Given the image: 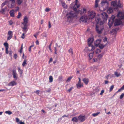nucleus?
<instances>
[{
    "instance_id": "53",
    "label": "nucleus",
    "mask_w": 124,
    "mask_h": 124,
    "mask_svg": "<svg viewBox=\"0 0 124 124\" xmlns=\"http://www.w3.org/2000/svg\"><path fill=\"white\" fill-rule=\"evenodd\" d=\"M123 89L122 88V87L120 88V89H119L116 92V93H118L119 92H120L121 90H123Z\"/></svg>"
},
{
    "instance_id": "4",
    "label": "nucleus",
    "mask_w": 124,
    "mask_h": 124,
    "mask_svg": "<svg viewBox=\"0 0 124 124\" xmlns=\"http://www.w3.org/2000/svg\"><path fill=\"white\" fill-rule=\"evenodd\" d=\"M72 5L71 8L74 10V11H77V8H78L80 6V5L78 3L77 0H76L75 2L73 3Z\"/></svg>"
},
{
    "instance_id": "32",
    "label": "nucleus",
    "mask_w": 124,
    "mask_h": 124,
    "mask_svg": "<svg viewBox=\"0 0 124 124\" xmlns=\"http://www.w3.org/2000/svg\"><path fill=\"white\" fill-rule=\"evenodd\" d=\"M114 73L115 75L117 77L120 76L121 75V74L120 73H119L116 72H115Z\"/></svg>"
},
{
    "instance_id": "48",
    "label": "nucleus",
    "mask_w": 124,
    "mask_h": 124,
    "mask_svg": "<svg viewBox=\"0 0 124 124\" xmlns=\"http://www.w3.org/2000/svg\"><path fill=\"white\" fill-rule=\"evenodd\" d=\"M104 92V90H102L101 92L100 93V95H102L103 93Z\"/></svg>"
},
{
    "instance_id": "54",
    "label": "nucleus",
    "mask_w": 124,
    "mask_h": 124,
    "mask_svg": "<svg viewBox=\"0 0 124 124\" xmlns=\"http://www.w3.org/2000/svg\"><path fill=\"white\" fill-rule=\"evenodd\" d=\"M73 88V87H71L67 91L69 92H70V91L72 90V89Z\"/></svg>"
},
{
    "instance_id": "24",
    "label": "nucleus",
    "mask_w": 124,
    "mask_h": 124,
    "mask_svg": "<svg viewBox=\"0 0 124 124\" xmlns=\"http://www.w3.org/2000/svg\"><path fill=\"white\" fill-rule=\"evenodd\" d=\"M68 52L69 54H70L71 56L73 57V52L72 49L71 48H70L68 50Z\"/></svg>"
},
{
    "instance_id": "6",
    "label": "nucleus",
    "mask_w": 124,
    "mask_h": 124,
    "mask_svg": "<svg viewBox=\"0 0 124 124\" xmlns=\"http://www.w3.org/2000/svg\"><path fill=\"white\" fill-rule=\"evenodd\" d=\"M103 29L104 28L103 25L98 24L96 25V30L97 32L99 34H100L102 32Z\"/></svg>"
},
{
    "instance_id": "21",
    "label": "nucleus",
    "mask_w": 124,
    "mask_h": 124,
    "mask_svg": "<svg viewBox=\"0 0 124 124\" xmlns=\"http://www.w3.org/2000/svg\"><path fill=\"white\" fill-rule=\"evenodd\" d=\"M107 11L108 13H111L113 12V10L110 7H109L108 8Z\"/></svg>"
},
{
    "instance_id": "10",
    "label": "nucleus",
    "mask_w": 124,
    "mask_h": 124,
    "mask_svg": "<svg viewBox=\"0 0 124 124\" xmlns=\"http://www.w3.org/2000/svg\"><path fill=\"white\" fill-rule=\"evenodd\" d=\"M115 17V16L114 15H113L111 17V19L112 20L111 21H110V20H109V22L108 23V24L110 27H111V26L112 24Z\"/></svg>"
},
{
    "instance_id": "40",
    "label": "nucleus",
    "mask_w": 124,
    "mask_h": 124,
    "mask_svg": "<svg viewBox=\"0 0 124 124\" xmlns=\"http://www.w3.org/2000/svg\"><path fill=\"white\" fill-rule=\"evenodd\" d=\"M124 96V92L120 96V99H122L123 97Z\"/></svg>"
},
{
    "instance_id": "14",
    "label": "nucleus",
    "mask_w": 124,
    "mask_h": 124,
    "mask_svg": "<svg viewBox=\"0 0 124 124\" xmlns=\"http://www.w3.org/2000/svg\"><path fill=\"white\" fill-rule=\"evenodd\" d=\"M101 16L104 20H106L108 17V16L106 13L105 12H103L101 13Z\"/></svg>"
},
{
    "instance_id": "61",
    "label": "nucleus",
    "mask_w": 124,
    "mask_h": 124,
    "mask_svg": "<svg viewBox=\"0 0 124 124\" xmlns=\"http://www.w3.org/2000/svg\"><path fill=\"white\" fill-rule=\"evenodd\" d=\"M51 44H52V43H51L50 44L49 46V49L50 51H51Z\"/></svg>"
},
{
    "instance_id": "33",
    "label": "nucleus",
    "mask_w": 124,
    "mask_h": 124,
    "mask_svg": "<svg viewBox=\"0 0 124 124\" xmlns=\"http://www.w3.org/2000/svg\"><path fill=\"white\" fill-rule=\"evenodd\" d=\"M12 34H13V32L11 31H8V35H9V36H12V35H13Z\"/></svg>"
},
{
    "instance_id": "8",
    "label": "nucleus",
    "mask_w": 124,
    "mask_h": 124,
    "mask_svg": "<svg viewBox=\"0 0 124 124\" xmlns=\"http://www.w3.org/2000/svg\"><path fill=\"white\" fill-rule=\"evenodd\" d=\"M96 15V13L94 11H89L88 14L89 18L91 19L94 18Z\"/></svg>"
},
{
    "instance_id": "60",
    "label": "nucleus",
    "mask_w": 124,
    "mask_h": 124,
    "mask_svg": "<svg viewBox=\"0 0 124 124\" xmlns=\"http://www.w3.org/2000/svg\"><path fill=\"white\" fill-rule=\"evenodd\" d=\"M48 27L49 28H50L51 27V23L50 21L48 23Z\"/></svg>"
},
{
    "instance_id": "22",
    "label": "nucleus",
    "mask_w": 124,
    "mask_h": 124,
    "mask_svg": "<svg viewBox=\"0 0 124 124\" xmlns=\"http://www.w3.org/2000/svg\"><path fill=\"white\" fill-rule=\"evenodd\" d=\"M76 85L77 87L78 88H79L81 87H83V85L81 83H78L76 84Z\"/></svg>"
},
{
    "instance_id": "11",
    "label": "nucleus",
    "mask_w": 124,
    "mask_h": 124,
    "mask_svg": "<svg viewBox=\"0 0 124 124\" xmlns=\"http://www.w3.org/2000/svg\"><path fill=\"white\" fill-rule=\"evenodd\" d=\"M78 120L80 122H83L85 120V116L80 115L78 116Z\"/></svg>"
},
{
    "instance_id": "43",
    "label": "nucleus",
    "mask_w": 124,
    "mask_h": 124,
    "mask_svg": "<svg viewBox=\"0 0 124 124\" xmlns=\"http://www.w3.org/2000/svg\"><path fill=\"white\" fill-rule=\"evenodd\" d=\"M21 16V13L20 12H19L18 13V15L17 16V18H19Z\"/></svg>"
},
{
    "instance_id": "3",
    "label": "nucleus",
    "mask_w": 124,
    "mask_h": 124,
    "mask_svg": "<svg viewBox=\"0 0 124 124\" xmlns=\"http://www.w3.org/2000/svg\"><path fill=\"white\" fill-rule=\"evenodd\" d=\"M120 0H115L111 2V4L112 7L114 9H117L118 7H122V5L119 3Z\"/></svg>"
},
{
    "instance_id": "52",
    "label": "nucleus",
    "mask_w": 124,
    "mask_h": 124,
    "mask_svg": "<svg viewBox=\"0 0 124 124\" xmlns=\"http://www.w3.org/2000/svg\"><path fill=\"white\" fill-rule=\"evenodd\" d=\"M17 56V55L16 54H14L13 56V57L15 59H16Z\"/></svg>"
},
{
    "instance_id": "12",
    "label": "nucleus",
    "mask_w": 124,
    "mask_h": 124,
    "mask_svg": "<svg viewBox=\"0 0 124 124\" xmlns=\"http://www.w3.org/2000/svg\"><path fill=\"white\" fill-rule=\"evenodd\" d=\"M88 17L87 15H85L82 16L80 18V21L85 22H86Z\"/></svg>"
},
{
    "instance_id": "64",
    "label": "nucleus",
    "mask_w": 124,
    "mask_h": 124,
    "mask_svg": "<svg viewBox=\"0 0 124 124\" xmlns=\"http://www.w3.org/2000/svg\"><path fill=\"white\" fill-rule=\"evenodd\" d=\"M19 123L20 124H25V123L24 122H22V121H20L19 122Z\"/></svg>"
},
{
    "instance_id": "1",
    "label": "nucleus",
    "mask_w": 124,
    "mask_h": 124,
    "mask_svg": "<svg viewBox=\"0 0 124 124\" xmlns=\"http://www.w3.org/2000/svg\"><path fill=\"white\" fill-rule=\"evenodd\" d=\"M86 10L84 9H82L81 11L80 10L78 12L75 11H71L66 14L67 20L69 22H71L74 18H77L78 17V13H79L80 14L85 13Z\"/></svg>"
},
{
    "instance_id": "19",
    "label": "nucleus",
    "mask_w": 124,
    "mask_h": 124,
    "mask_svg": "<svg viewBox=\"0 0 124 124\" xmlns=\"http://www.w3.org/2000/svg\"><path fill=\"white\" fill-rule=\"evenodd\" d=\"M71 121L73 122L76 123L78 122L79 121L78 118H77L76 117H75L72 118Z\"/></svg>"
},
{
    "instance_id": "62",
    "label": "nucleus",
    "mask_w": 124,
    "mask_h": 124,
    "mask_svg": "<svg viewBox=\"0 0 124 124\" xmlns=\"http://www.w3.org/2000/svg\"><path fill=\"white\" fill-rule=\"evenodd\" d=\"M68 115H64L62 116V118H64V117H68Z\"/></svg>"
},
{
    "instance_id": "30",
    "label": "nucleus",
    "mask_w": 124,
    "mask_h": 124,
    "mask_svg": "<svg viewBox=\"0 0 124 124\" xmlns=\"http://www.w3.org/2000/svg\"><path fill=\"white\" fill-rule=\"evenodd\" d=\"M61 4L62 5V7L64 8H66V5L65 3L63 1L61 2Z\"/></svg>"
},
{
    "instance_id": "25",
    "label": "nucleus",
    "mask_w": 124,
    "mask_h": 124,
    "mask_svg": "<svg viewBox=\"0 0 124 124\" xmlns=\"http://www.w3.org/2000/svg\"><path fill=\"white\" fill-rule=\"evenodd\" d=\"M103 54H104L103 53H101L99 54L97 56L98 59L99 60L101 59L103 55Z\"/></svg>"
},
{
    "instance_id": "46",
    "label": "nucleus",
    "mask_w": 124,
    "mask_h": 124,
    "mask_svg": "<svg viewBox=\"0 0 124 124\" xmlns=\"http://www.w3.org/2000/svg\"><path fill=\"white\" fill-rule=\"evenodd\" d=\"M9 22V25H12L13 23L12 21L10 20L8 21Z\"/></svg>"
},
{
    "instance_id": "28",
    "label": "nucleus",
    "mask_w": 124,
    "mask_h": 124,
    "mask_svg": "<svg viewBox=\"0 0 124 124\" xmlns=\"http://www.w3.org/2000/svg\"><path fill=\"white\" fill-rule=\"evenodd\" d=\"M100 114V112H97L96 113H93L92 114V115L93 116L95 117L97 116L98 114Z\"/></svg>"
},
{
    "instance_id": "18",
    "label": "nucleus",
    "mask_w": 124,
    "mask_h": 124,
    "mask_svg": "<svg viewBox=\"0 0 124 124\" xmlns=\"http://www.w3.org/2000/svg\"><path fill=\"white\" fill-rule=\"evenodd\" d=\"M15 0H10L9 2L11 3V6L10 7L12 8H14L15 5Z\"/></svg>"
},
{
    "instance_id": "15",
    "label": "nucleus",
    "mask_w": 124,
    "mask_h": 124,
    "mask_svg": "<svg viewBox=\"0 0 124 124\" xmlns=\"http://www.w3.org/2000/svg\"><path fill=\"white\" fill-rule=\"evenodd\" d=\"M121 19H116V20L115 22V25H118L122 23V22L121 21Z\"/></svg>"
},
{
    "instance_id": "59",
    "label": "nucleus",
    "mask_w": 124,
    "mask_h": 124,
    "mask_svg": "<svg viewBox=\"0 0 124 124\" xmlns=\"http://www.w3.org/2000/svg\"><path fill=\"white\" fill-rule=\"evenodd\" d=\"M6 4V1L2 3L1 5V6L2 7Z\"/></svg>"
},
{
    "instance_id": "44",
    "label": "nucleus",
    "mask_w": 124,
    "mask_h": 124,
    "mask_svg": "<svg viewBox=\"0 0 124 124\" xmlns=\"http://www.w3.org/2000/svg\"><path fill=\"white\" fill-rule=\"evenodd\" d=\"M72 76H70V77H69L67 79L66 81L67 82V81H70L71 80V79H72Z\"/></svg>"
},
{
    "instance_id": "57",
    "label": "nucleus",
    "mask_w": 124,
    "mask_h": 124,
    "mask_svg": "<svg viewBox=\"0 0 124 124\" xmlns=\"http://www.w3.org/2000/svg\"><path fill=\"white\" fill-rule=\"evenodd\" d=\"M110 76V75L109 74L107 76H106L105 77L107 79H108L109 78V77Z\"/></svg>"
},
{
    "instance_id": "26",
    "label": "nucleus",
    "mask_w": 124,
    "mask_h": 124,
    "mask_svg": "<svg viewBox=\"0 0 124 124\" xmlns=\"http://www.w3.org/2000/svg\"><path fill=\"white\" fill-rule=\"evenodd\" d=\"M101 4L102 5L104 6L105 5H108V3L107 1L106 0L103 1L101 3Z\"/></svg>"
},
{
    "instance_id": "41",
    "label": "nucleus",
    "mask_w": 124,
    "mask_h": 124,
    "mask_svg": "<svg viewBox=\"0 0 124 124\" xmlns=\"http://www.w3.org/2000/svg\"><path fill=\"white\" fill-rule=\"evenodd\" d=\"M98 61L97 59L96 58H93L92 59V61L93 62H97Z\"/></svg>"
},
{
    "instance_id": "38",
    "label": "nucleus",
    "mask_w": 124,
    "mask_h": 124,
    "mask_svg": "<svg viewBox=\"0 0 124 124\" xmlns=\"http://www.w3.org/2000/svg\"><path fill=\"white\" fill-rule=\"evenodd\" d=\"M114 88V85H112L110 87V89H109V92H111V91H112L113 90V88Z\"/></svg>"
},
{
    "instance_id": "39",
    "label": "nucleus",
    "mask_w": 124,
    "mask_h": 124,
    "mask_svg": "<svg viewBox=\"0 0 124 124\" xmlns=\"http://www.w3.org/2000/svg\"><path fill=\"white\" fill-rule=\"evenodd\" d=\"M62 78H63L62 76L61 75L59 77L58 79L59 80V81H62Z\"/></svg>"
},
{
    "instance_id": "27",
    "label": "nucleus",
    "mask_w": 124,
    "mask_h": 124,
    "mask_svg": "<svg viewBox=\"0 0 124 124\" xmlns=\"http://www.w3.org/2000/svg\"><path fill=\"white\" fill-rule=\"evenodd\" d=\"M99 1V0H96L95 2V6L96 8H97L98 7V3Z\"/></svg>"
},
{
    "instance_id": "49",
    "label": "nucleus",
    "mask_w": 124,
    "mask_h": 124,
    "mask_svg": "<svg viewBox=\"0 0 124 124\" xmlns=\"http://www.w3.org/2000/svg\"><path fill=\"white\" fill-rule=\"evenodd\" d=\"M8 53L9 54V55L11 57L12 55V52L11 51H8Z\"/></svg>"
},
{
    "instance_id": "7",
    "label": "nucleus",
    "mask_w": 124,
    "mask_h": 124,
    "mask_svg": "<svg viewBox=\"0 0 124 124\" xmlns=\"http://www.w3.org/2000/svg\"><path fill=\"white\" fill-rule=\"evenodd\" d=\"M101 40L100 39H98L96 40L94 42L95 45L96 46H99V47L101 49H102L104 46L101 44H100Z\"/></svg>"
},
{
    "instance_id": "50",
    "label": "nucleus",
    "mask_w": 124,
    "mask_h": 124,
    "mask_svg": "<svg viewBox=\"0 0 124 124\" xmlns=\"http://www.w3.org/2000/svg\"><path fill=\"white\" fill-rule=\"evenodd\" d=\"M4 45L6 47L8 46V45L7 43L5 42L4 43Z\"/></svg>"
},
{
    "instance_id": "45",
    "label": "nucleus",
    "mask_w": 124,
    "mask_h": 124,
    "mask_svg": "<svg viewBox=\"0 0 124 124\" xmlns=\"http://www.w3.org/2000/svg\"><path fill=\"white\" fill-rule=\"evenodd\" d=\"M50 10V9L49 8H46L45 10V11L46 12H48Z\"/></svg>"
},
{
    "instance_id": "31",
    "label": "nucleus",
    "mask_w": 124,
    "mask_h": 124,
    "mask_svg": "<svg viewBox=\"0 0 124 124\" xmlns=\"http://www.w3.org/2000/svg\"><path fill=\"white\" fill-rule=\"evenodd\" d=\"M49 82H52L53 81V78L52 76H50L49 77Z\"/></svg>"
},
{
    "instance_id": "56",
    "label": "nucleus",
    "mask_w": 124,
    "mask_h": 124,
    "mask_svg": "<svg viewBox=\"0 0 124 124\" xmlns=\"http://www.w3.org/2000/svg\"><path fill=\"white\" fill-rule=\"evenodd\" d=\"M18 72L20 74V75H21L23 73V71L22 70L19 71H18Z\"/></svg>"
},
{
    "instance_id": "58",
    "label": "nucleus",
    "mask_w": 124,
    "mask_h": 124,
    "mask_svg": "<svg viewBox=\"0 0 124 124\" xmlns=\"http://www.w3.org/2000/svg\"><path fill=\"white\" fill-rule=\"evenodd\" d=\"M16 121L18 123L19 121V119L18 118H16Z\"/></svg>"
},
{
    "instance_id": "2",
    "label": "nucleus",
    "mask_w": 124,
    "mask_h": 124,
    "mask_svg": "<svg viewBox=\"0 0 124 124\" xmlns=\"http://www.w3.org/2000/svg\"><path fill=\"white\" fill-rule=\"evenodd\" d=\"M28 22V19L26 16L24 17L23 19V22L21 23V27L23 29V31L24 33H26L27 30V24Z\"/></svg>"
},
{
    "instance_id": "20",
    "label": "nucleus",
    "mask_w": 124,
    "mask_h": 124,
    "mask_svg": "<svg viewBox=\"0 0 124 124\" xmlns=\"http://www.w3.org/2000/svg\"><path fill=\"white\" fill-rule=\"evenodd\" d=\"M83 81L85 84H87L89 82V79L86 78H84L82 79Z\"/></svg>"
},
{
    "instance_id": "55",
    "label": "nucleus",
    "mask_w": 124,
    "mask_h": 124,
    "mask_svg": "<svg viewBox=\"0 0 124 124\" xmlns=\"http://www.w3.org/2000/svg\"><path fill=\"white\" fill-rule=\"evenodd\" d=\"M40 91L39 90H37L36 91H34V92L36 93L37 94H38L39 93Z\"/></svg>"
},
{
    "instance_id": "13",
    "label": "nucleus",
    "mask_w": 124,
    "mask_h": 124,
    "mask_svg": "<svg viewBox=\"0 0 124 124\" xmlns=\"http://www.w3.org/2000/svg\"><path fill=\"white\" fill-rule=\"evenodd\" d=\"M12 75L13 78L15 79V80H16L17 79L18 75L16 70H13L12 71Z\"/></svg>"
},
{
    "instance_id": "51",
    "label": "nucleus",
    "mask_w": 124,
    "mask_h": 124,
    "mask_svg": "<svg viewBox=\"0 0 124 124\" xmlns=\"http://www.w3.org/2000/svg\"><path fill=\"white\" fill-rule=\"evenodd\" d=\"M12 37V36H9L7 38V39L8 40H9Z\"/></svg>"
},
{
    "instance_id": "17",
    "label": "nucleus",
    "mask_w": 124,
    "mask_h": 124,
    "mask_svg": "<svg viewBox=\"0 0 124 124\" xmlns=\"http://www.w3.org/2000/svg\"><path fill=\"white\" fill-rule=\"evenodd\" d=\"M98 21H97V25H103L102 24L104 23L103 21H101L100 18H98L97 19Z\"/></svg>"
},
{
    "instance_id": "23",
    "label": "nucleus",
    "mask_w": 124,
    "mask_h": 124,
    "mask_svg": "<svg viewBox=\"0 0 124 124\" xmlns=\"http://www.w3.org/2000/svg\"><path fill=\"white\" fill-rule=\"evenodd\" d=\"M15 12V11L14 9H12L10 11V16L13 17L14 16V13Z\"/></svg>"
},
{
    "instance_id": "9",
    "label": "nucleus",
    "mask_w": 124,
    "mask_h": 124,
    "mask_svg": "<svg viewBox=\"0 0 124 124\" xmlns=\"http://www.w3.org/2000/svg\"><path fill=\"white\" fill-rule=\"evenodd\" d=\"M117 17L119 19H122L124 18V13L122 12H119L117 15Z\"/></svg>"
},
{
    "instance_id": "36",
    "label": "nucleus",
    "mask_w": 124,
    "mask_h": 124,
    "mask_svg": "<svg viewBox=\"0 0 124 124\" xmlns=\"http://www.w3.org/2000/svg\"><path fill=\"white\" fill-rule=\"evenodd\" d=\"M5 8H3L0 11V12L2 14H5Z\"/></svg>"
},
{
    "instance_id": "29",
    "label": "nucleus",
    "mask_w": 124,
    "mask_h": 124,
    "mask_svg": "<svg viewBox=\"0 0 124 124\" xmlns=\"http://www.w3.org/2000/svg\"><path fill=\"white\" fill-rule=\"evenodd\" d=\"M94 52H93L90 53L89 54V56L90 59H91L93 57V54Z\"/></svg>"
},
{
    "instance_id": "34",
    "label": "nucleus",
    "mask_w": 124,
    "mask_h": 124,
    "mask_svg": "<svg viewBox=\"0 0 124 124\" xmlns=\"http://www.w3.org/2000/svg\"><path fill=\"white\" fill-rule=\"evenodd\" d=\"M23 1V0H17V2L18 4L19 5H20Z\"/></svg>"
},
{
    "instance_id": "63",
    "label": "nucleus",
    "mask_w": 124,
    "mask_h": 124,
    "mask_svg": "<svg viewBox=\"0 0 124 124\" xmlns=\"http://www.w3.org/2000/svg\"><path fill=\"white\" fill-rule=\"evenodd\" d=\"M53 59L52 58H51L49 60V63H50V62L51 61H52Z\"/></svg>"
},
{
    "instance_id": "47",
    "label": "nucleus",
    "mask_w": 124,
    "mask_h": 124,
    "mask_svg": "<svg viewBox=\"0 0 124 124\" xmlns=\"http://www.w3.org/2000/svg\"><path fill=\"white\" fill-rule=\"evenodd\" d=\"M25 37L24 33H23L21 36V38L23 39H24Z\"/></svg>"
},
{
    "instance_id": "5",
    "label": "nucleus",
    "mask_w": 124,
    "mask_h": 124,
    "mask_svg": "<svg viewBox=\"0 0 124 124\" xmlns=\"http://www.w3.org/2000/svg\"><path fill=\"white\" fill-rule=\"evenodd\" d=\"M94 40V39L93 38H90L88 39V45L89 46H91V50H93L95 49V47L93 45H91L92 43Z\"/></svg>"
},
{
    "instance_id": "16",
    "label": "nucleus",
    "mask_w": 124,
    "mask_h": 124,
    "mask_svg": "<svg viewBox=\"0 0 124 124\" xmlns=\"http://www.w3.org/2000/svg\"><path fill=\"white\" fill-rule=\"evenodd\" d=\"M17 84V83L16 81H13L10 82L8 84V86H13L16 85Z\"/></svg>"
},
{
    "instance_id": "42",
    "label": "nucleus",
    "mask_w": 124,
    "mask_h": 124,
    "mask_svg": "<svg viewBox=\"0 0 124 124\" xmlns=\"http://www.w3.org/2000/svg\"><path fill=\"white\" fill-rule=\"evenodd\" d=\"M101 52V50H100L99 49H97L96 51H95V53L96 54L99 53Z\"/></svg>"
},
{
    "instance_id": "37",
    "label": "nucleus",
    "mask_w": 124,
    "mask_h": 124,
    "mask_svg": "<svg viewBox=\"0 0 124 124\" xmlns=\"http://www.w3.org/2000/svg\"><path fill=\"white\" fill-rule=\"evenodd\" d=\"M26 60H24L23 62L22 63V65L23 66H24L25 65H26Z\"/></svg>"
},
{
    "instance_id": "35",
    "label": "nucleus",
    "mask_w": 124,
    "mask_h": 124,
    "mask_svg": "<svg viewBox=\"0 0 124 124\" xmlns=\"http://www.w3.org/2000/svg\"><path fill=\"white\" fill-rule=\"evenodd\" d=\"M5 113L9 115H11L12 114V113L10 111H6L5 112Z\"/></svg>"
}]
</instances>
